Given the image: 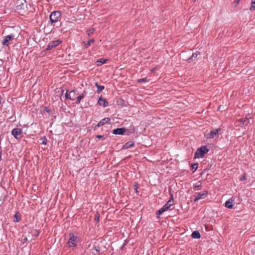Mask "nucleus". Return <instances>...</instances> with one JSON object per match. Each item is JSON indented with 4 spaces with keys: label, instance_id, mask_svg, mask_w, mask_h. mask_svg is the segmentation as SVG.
Masks as SVG:
<instances>
[{
    "label": "nucleus",
    "instance_id": "obj_5",
    "mask_svg": "<svg viewBox=\"0 0 255 255\" xmlns=\"http://www.w3.org/2000/svg\"><path fill=\"white\" fill-rule=\"evenodd\" d=\"M207 194V191H204L203 192L196 193V194L194 195L195 198L194 200V202H196L199 200L203 199L205 198Z\"/></svg>",
    "mask_w": 255,
    "mask_h": 255
},
{
    "label": "nucleus",
    "instance_id": "obj_25",
    "mask_svg": "<svg viewBox=\"0 0 255 255\" xmlns=\"http://www.w3.org/2000/svg\"><path fill=\"white\" fill-rule=\"evenodd\" d=\"M167 205H168V207H170L173 204V195L171 194V197L170 199L166 203Z\"/></svg>",
    "mask_w": 255,
    "mask_h": 255
},
{
    "label": "nucleus",
    "instance_id": "obj_11",
    "mask_svg": "<svg viewBox=\"0 0 255 255\" xmlns=\"http://www.w3.org/2000/svg\"><path fill=\"white\" fill-rule=\"evenodd\" d=\"M238 122L240 123V126L244 127L248 125L250 123V121L249 119L245 118L244 119H240L238 120Z\"/></svg>",
    "mask_w": 255,
    "mask_h": 255
},
{
    "label": "nucleus",
    "instance_id": "obj_36",
    "mask_svg": "<svg viewBox=\"0 0 255 255\" xmlns=\"http://www.w3.org/2000/svg\"><path fill=\"white\" fill-rule=\"evenodd\" d=\"M103 137V135H97L96 136V137L98 138H101Z\"/></svg>",
    "mask_w": 255,
    "mask_h": 255
},
{
    "label": "nucleus",
    "instance_id": "obj_32",
    "mask_svg": "<svg viewBox=\"0 0 255 255\" xmlns=\"http://www.w3.org/2000/svg\"><path fill=\"white\" fill-rule=\"evenodd\" d=\"M165 211H167L170 207H168V205H167L166 203L162 207Z\"/></svg>",
    "mask_w": 255,
    "mask_h": 255
},
{
    "label": "nucleus",
    "instance_id": "obj_20",
    "mask_svg": "<svg viewBox=\"0 0 255 255\" xmlns=\"http://www.w3.org/2000/svg\"><path fill=\"white\" fill-rule=\"evenodd\" d=\"M110 121H111V120L110 118H105L103 119L102 120H101L100 121V122L101 123V125L103 126L107 123H110Z\"/></svg>",
    "mask_w": 255,
    "mask_h": 255
},
{
    "label": "nucleus",
    "instance_id": "obj_4",
    "mask_svg": "<svg viewBox=\"0 0 255 255\" xmlns=\"http://www.w3.org/2000/svg\"><path fill=\"white\" fill-rule=\"evenodd\" d=\"M22 130L19 128H14L11 130V134L17 139L22 138Z\"/></svg>",
    "mask_w": 255,
    "mask_h": 255
},
{
    "label": "nucleus",
    "instance_id": "obj_30",
    "mask_svg": "<svg viewBox=\"0 0 255 255\" xmlns=\"http://www.w3.org/2000/svg\"><path fill=\"white\" fill-rule=\"evenodd\" d=\"M198 166V163H195V164H193L192 165L191 168L192 169H194V170H196L197 169Z\"/></svg>",
    "mask_w": 255,
    "mask_h": 255
},
{
    "label": "nucleus",
    "instance_id": "obj_19",
    "mask_svg": "<svg viewBox=\"0 0 255 255\" xmlns=\"http://www.w3.org/2000/svg\"><path fill=\"white\" fill-rule=\"evenodd\" d=\"M199 53L196 52V53H194L192 54V56L188 59V61L189 63L191 62L192 61V60H193L194 59H195L196 58H197L198 55H199Z\"/></svg>",
    "mask_w": 255,
    "mask_h": 255
},
{
    "label": "nucleus",
    "instance_id": "obj_27",
    "mask_svg": "<svg viewBox=\"0 0 255 255\" xmlns=\"http://www.w3.org/2000/svg\"><path fill=\"white\" fill-rule=\"evenodd\" d=\"M164 209H163L162 208H161L159 210H158L156 214L158 216H159L160 215H161L163 212H165L164 210Z\"/></svg>",
    "mask_w": 255,
    "mask_h": 255
},
{
    "label": "nucleus",
    "instance_id": "obj_33",
    "mask_svg": "<svg viewBox=\"0 0 255 255\" xmlns=\"http://www.w3.org/2000/svg\"><path fill=\"white\" fill-rule=\"evenodd\" d=\"M47 139H46L45 136H44L42 139V143L43 144H46L47 143Z\"/></svg>",
    "mask_w": 255,
    "mask_h": 255
},
{
    "label": "nucleus",
    "instance_id": "obj_1",
    "mask_svg": "<svg viewBox=\"0 0 255 255\" xmlns=\"http://www.w3.org/2000/svg\"><path fill=\"white\" fill-rule=\"evenodd\" d=\"M209 151L207 146H203L197 149L194 154L195 158H202Z\"/></svg>",
    "mask_w": 255,
    "mask_h": 255
},
{
    "label": "nucleus",
    "instance_id": "obj_15",
    "mask_svg": "<svg viewBox=\"0 0 255 255\" xmlns=\"http://www.w3.org/2000/svg\"><path fill=\"white\" fill-rule=\"evenodd\" d=\"M87 93L85 91H84L81 94H80L79 96L76 98V101L75 103L76 104H78L80 103L81 100L84 98V97L86 96Z\"/></svg>",
    "mask_w": 255,
    "mask_h": 255
},
{
    "label": "nucleus",
    "instance_id": "obj_24",
    "mask_svg": "<svg viewBox=\"0 0 255 255\" xmlns=\"http://www.w3.org/2000/svg\"><path fill=\"white\" fill-rule=\"evenodd\" d=\"M201 183L199 181L197 184L193 185V188L195 189H198L199 190L201 189Z\"/></svg>",
    "mask_w": 255,
    "mask_h": 255
},
{
    "label": "nucleus",
    "instance_id": "obj_8",
    "mask_svg": "<svg viewBox=\"0 0 255 255\" xmlns=\"http://www.w3.org/2000/svg\"><path fill=\"white\" fill-rule=\"evenodd\" d=\"M98 104L100 106L106 107L108 106L109 103L106 99H104L102 96H101L99 98Z\"/></svg>",
    "mask_w": 255,
    "mask_h": 255
},
{
    "label": "nucleus",
    "instance_id": "obj_12",
    "mask_svg": "<svg viewBox=\"0 0 255 255\" xmlns=\"http://www.w3.org/2000/svg\"><path fill=\"white\" fill-rule=\"evenodd\" d=\"M126 132V128H117L113 130V133L115 134H123Z\"/></svg>",
    "mask_w": 255,
    "mask_h": 255
},
{
    "label": "nucleus",
    "instance_id": "obj_14",
    "mask_svg": "<svg viewBox=\"0 0 255 255\" xmlns=\"http://www.w3.org/2000/svg\"><path fill=\"white\" fill-rule=\"evenodd\" d=\"M100 251V248L98 245H94L92 249V253L93 255H97Z\"/></svg>",
    "mask_w": 255,
    "mask_h": 255
},
{
    "label": "nucleus",
    "instance_id": "obj_23",
    "mask_svg": "<svg viewBox=\"0 0 255 255\" xmlns=\"http://www.w3.org/2000/svg\"><path fill=\"white\" fill-rule=\"evenodd\" d=\"M149 80L146 77L141 79H139L137 80V83H145L149 82Z\"/></svg>",
    "mask_w": 255,
    "mask_h": 255
},
{
    "label": "nucleus",
    "instance_id": "obj_21",
    "mask_svg": "<svg viewBox=\"0 0 255 255\" xmlns=\"http://www.w3.org/2000/svg\"><path fill=\"white\" fill-rule=\"evenodd\" d=\"M94 39H91L89 40L87 42H84L83 43L84 44V46L85 48L88 47L91 44L93 43L94 42Z\"/></svg>",
    "mask_w": 255,
    "mask_h": 255
},
{
    "label": "nucleus",
    "instance_id": "obj_13",
    "mask_svg": "<svg viewBox=\"0 0 255 255\" xmlns=\"http://www.w3.org/2000/svg\"><path fill=\"white\" fill-rule=\"evenodd\" d=\"M134 144L132 141L127 142L123 146V149H127L133 147Z\"/></svg>",
    "mask_w": 255,
    "mask_h": 255
},
{
    "label": "nucleus",
    "instance_id": "obj_34",
    "mask_svg": "<svg viewBox=\"0 0 255 255\" xmlns=\"http://www.w3.org/2000/svg\"><path fill=\"white\" fill-rule=\"evenodd\" d=\"M21 241H22L23 243H24L25 242H26L27 241V239L26 237H24L23 239H22Z\"/></svg>",
    "mask_w": 255,
    "mask_h": 255
},
{
    "label": "nucleus",
    "instance_id": "obj_3",
    "mask_svg": "<svg viewBox=\"0 0 255 255\" xmlns=\"http://www.w3.org/2000/svg\"><path fill=\"white\" fill-rule=\"evenodd\" d=\"M78 238L73 233L69 235V239L67 242V246L69 248H75L78 243Z\"/></svg>",
    "mask_w": 255,
    "mask_h": 255
},
{
    "label": "nucleus",
    "instance_id": "obj_7",
    "mask_svg": "<svg viewBox=\"0 0 255 255\" xmlns=\"http://www.w3.org/2000/svg\"><path fill=\"white\" fill-rule=\"evenodd\" d=\"M61 42L62 41L60 39H57L56 40L50 41L47 46L45 50L48 51L49 50H51L53 48H54L58 46Z\"/></svg>",
    "mask_w": 255,
    "mask_h": 255
},
{
    "label": "nucleus",
    "instance_id": "obj_35",
    "mask_svg": "<svg viewBox=\"0 0 255 255\" xmlns=\"http://www.w3.org/2000/svg\"><path fill=\"white\" fill-rule=\"evenodd\" d=\"M101 126H102L101 124V123L99 122V123L95 126V128H99Z\"/></svg>",
    "mask_w": 255,
    "mask_h": 255
},
{
    "label": "nucleus",
    "instance_id": "obj_18",
    "mask_svg": "<svg viewBox=\"0 0 255 255\" xmlns=\"http://www.w3.org/2000/svg\"><path fill=\"white\" fill-rule=\"evenodd\" d=\"M191 236L194 239H200L201 237V235L198 231H194L192 233Z\"/></svg>",
    "mask_w": 255,
    "mask_h": 255
},
{
    "label": "nucleus",
    "instance_id": "obj_16",
    "mask_svg": "<svg viewBox=\"0 0 255 255\" xmlns=\"http://www.w3.org/2000/svg\"><path fill=\"white\" fill-rule=\"evenodd\" d=\"M233 200L231 198L227 200L225 203V207L229 208L232 209L233 207Z\"/></svg>",
    "mask_w": 255,
    "mask_h": 255
},
{
    "label": "nucleus",
    "instance_id": "obj_22",
    "mask_svg": "<svg viewBox=\"0 0 255 255\" xmlns=\"http://www.w3.org/2000/svg\"><path fill=\"white\" fill-rule=\"evenodd\" d=\"M106 61H107L106 59H105L103 58H101L97 61V65L98 66H100V65L105 63L106 62Z\"/></svg>",
    "mask_w": 255,
    "mask_h": 255
},
{
    "label": "nucleus",
    "instance_id": "obj_10",
    "mask_svg": "<svg viewBox=\"0 0 255 255\" xmlns=\"http://www.w3.org/2000/svg\"><path fill=\"white\" fill-rule=\"evenodd\" d=\"M65 98L71 100H74L75 99V91L72 90L69 93H68V91H67L65 94Z\"/></svg>",
    "mask_w": 255,
    "mask_h": 255
},
{
    "label": "nucleus",
    "instance_id": "obj_29",
    "mask_svg": "<svg viewBox=\"0 0 255 255\" xmlns=\"http://www.w3.org/2000/svg\"><path fill=\"white\" fill-rule=\"evenodd\" d=\"M14 217L15 219V222H19L21 219L20 216L17 213H16L14 215Z\"/></svg>",
    "mask_w": 255,
    "mask_h": 255
},
{
    "label": "nucleus",
    "instance_id": "obj_2",
    "mask_svg": "<svg viewBox=\"0 0 255 255\" xmlns=\"http://www.w3.org/2000/svg\"><path fill=\"white\" fill-rule=\"evenodd\" d=\"M61 13L59 11H54L51 13L49 16V23L51 25H53L54 23L58 22L60 18Z\"/></svg>",
    "mask_w": 255,
    "mask_h": 255
},
{
    "label": "nucleus",
    "instance_id": "obj_26",
    "mask_svg": "<svg viewBox=\"0 0 255 255\" xmlns=\"http://www.w3.org/2000/svg\"><path fill=\"white\" fill-rule=\"evenodd\" d=\"M95 31V29L94 28H90L87 31V34L88 35H90L93 34Z\"/></svg>",
    "mask_w": 255,
    "mask_h": 255
},
{
    "label": "nucleus",
    "instance_id": "obj_38",
    "mask_svg": "<svg viewBox=\"0 0 255 255\" xmlns=\"http://www.w3.org/2000/svg\"><path fill=\"white\" fill-rule=\"evenodd\" d=\"M245 179V176H244L243 177L241 178V180H243Z\"/></svg>",
    "mask_w": 255,
    "mask_h": 255
},
{
    "label": "nucleus",
    "instance_id": "obj_28",
    "mask_svg": "<svg viewBox=\"0 0 255 255\" xmlns=\"http://www.w3.org/2000/svg\"><path fill=\"white\" fill-rule=\"evenodd\" d=\"M255 9V0H252V5L250 7L251 10H253Z\"/></svg>",
    "mask_w": 255,
    "mask_h": 255
},
{
    "label": "nucleus",
    "instance_id": "obj_6",
    "mask_svg": "<svg viewBox=\"0 0 255 255\" xmlns=\"http://www.w3.org/2000/svg\"><path fill=\"white\" fill-rule=\"evenodd\" d=\"M14 37V36L12 34L5 36L1 42L3 46H8L10 44V41L13 40Z\"/></svg>",
    "mask_w": 255,
    "mask_h": 255
},
{
    "label": "nucleus",
    "instance_id": "obj_31",
    "mask_svg": "<svg viewBox=\"0 0 255 255\" xmlns=\"http://www.w3.org/2000/svg\"><path fill=\"white\" fill-rule=\"evenodd\" d=\"M138 184L137 183H135L134 184V189L135 190V192L137 193H138Z\"/></svg>",
    "mask_w": 255,
    "mask_h": 255
},
{
    "label": "nucleus",
    "instance_id": "obj_9",
    "mask_svg": "<svg viewBox=\"0 0 255 255\" xmlns=\"http://www.w3.org/2000/svg\"><path fill=\"white\" fill-rule=\"evenodd\" d=\"M220 129H215L211 130L210 132L207 134V138H212L218 135Z\"/></svg>",
    "mask_w": 255,
    "mask_h": 255
},
{
    "label": "nucleus",
    "instance_id": "obj_37",
    "mask_svg": "<svg viewBox=\"0 0 255 255\" xmlns=\"http://www.w3.org/2000/svg\"><path fill=\"white\" fill-rule=\"evenodd\" d=\"M95 219L97 221H99V216H98L96 215V216H95Z\"/></svg>",
    "mask_w": 255,
    "mask_h": 255
},
{
    "label": "nucleus",
    "instance_id": "obj_17",
    "mask_svg": "<svg viewBox=\"0 0 255 255\" xmlns=\"http://www.w3.org/2000/svg\"><path fill=\"white\" fill-rule=\"evenodd\" d=\"M95 85L97 88V92L98 94H99L105 88L104 86L98 85L97 82H95Z\"/></svg>",
    "mask_w": 255,
    "mask_h": 255
}]
</instances>
